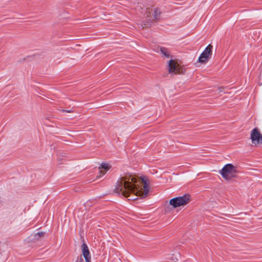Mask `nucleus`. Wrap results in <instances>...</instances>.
Segmentation results:
<instances>
[{"label": "nucleus", "instance_id": "423d86ee", "mask_svg": "<svg viewBox=\"0 0 262 262\" xmlns=\"http://www.w3.org/2000/svg\"><path fill=\"white\" fill-rule=\"evenodd\" d=\"M168 70L169 73L172 75L182 73L179 64L174 60L170 59L168 61Z\"/></svg>", "mask_w": 262, "mask_h": 262}, {"label": "nucleus", "instance_id": "6e6552de", "mask_svg": "<svg viewBox=\"0 0 262 262\" xmlns=\"http://www.w3.org/2000/svg\"><path fill=\"white\" fill-rule=\"evenodd\" d=\"M82 253L85 258V262H91V257L89 249L85 243H83L81 246Z\"/></svg>", "mask_w": 262, "mask_h": 262}, {"label": "nucleus", "instance_id": "f257e3e1", "mask_svg": "<svg viewBox=\"0 0 262 262\" xmlns=\"http://www.w3.org/2000/svg\"><path fill=\"white\" fill-rule=\"evenodd\" d=\"M149 181L146 177L137 179L131 174L127 173L121 177L116 184L115 191L125 197L132 193L136 196L145 198L149 190Z\"/></svg>", "mask_w": 262, "mask_h": 262}, {"label": "nucleus", "instance_id": "9d476101", "mask_svg": "<svg viewBox=\"0 0 262 262\" xmlns=\"http://www.w3.org/2000/svg\"><path fill=\"white\" fill-rule=\"evenodd\" d=\"M160 51L161 54L165 57H166L167 58H169L170 57V53H169L168 49H167L166 48H164V47H161V48H160Z\"/></svg>", "mask_w": 262, "mask_h": 262}, {"label": "nucleus", "instance_id": "ddd939ff", "mask_svg": "<svg viewBox=\"0 0 262 262\" xmlns=\"http://www.w3.org/2000/svg\"><path fill=\"white\" fill-rule=\"evenodd\" d=\"M83 258H82L81 256H80V257H78L76 262H83Z\"/></svg>", "mask_w": 262, "mask_h": 262}, {"label": "nucleus", "instance_id": "20e7f679", "mask_svg": "<svg viewBox=\"0 0 262 262\" xmlns=\"http://www.w3.org/2000/svg\"><path fill=\"white\" fill-rule=\"evenodd\" d=\"M190 201L189 195H184L173 198L169 201V204L174 208L184 206L188 204Z\"/></svg>", "mask_w": 262, "mask_h": 262}, {"label": "nucleus", "instance_id": "4468645a", "mask_svg": "<svg viewBox=\"0 0 262 262\" xmlns=\"http://www.w3.org/2000/svg\"><path fill=\"white\" fill-rule=\"evenodd\" d=\"M63 112H67V113H71L72 112V111L71 110H62Z\"/></svg>", "mask_w": 262, "mask_h": 262}, {"label": "nucleus", "instance_id": "7ed1b4c3", "mask_svg": "<svg viewBox=\"0 0 262 262\" xmlns=\"http://www.w3.org/2000/svg\"><path fill=\"white\" fill-rule=\"evenodd\" d=\"M237 173V170L235 167L231 164H226L220 171L223 178L227 180L235 178Z\"/></svg>", "mask_w": 262, "mask_h": 262}, {"label": "nucleus", "instance_id": "2eb2a0df", "mask_svg": "<svg viewBox=\"0 0 262 262\" xmlns=\"http://www.w3.org/2000/svg\"><path fill=\"white\" fill-rule=\"evenodd\" d=\"M222 88H219V90H220V92H222Z\"/></svg>", "mask_w": 262, "mask_h": 262}, {"label": "nucleus", "instance_id": "f03ea898", "mask_svg": "<svg viewBox=\"0 0 262 262\" xmlns=\"http://www.w3.org/2000/svg\"><path fill=\"white\" fill-rule=\"evenodd\" d=\"M161 12L160 10L155 7H147L145 9V15L148 18L146 23L141 25L142 28L150 26V23L160 18Z\"/></svg>", "mask_w": 262, "mask_h": 262}, {"label": "nucleus", "instance_id": "f8f14e48", "mask_svg": "<svg viewBox=\"0 0 262 262\" xmlns=\"http://www.w3.org/2000/svg\"><path fill=\"white\" fill-rule=\"evenodd\" d=\"M179 257H180L179 253L173 254L170 259L173 262H177L178 260Z\"/></svg>", "mask_w": 262, "mask_h": 262}, {"label": "nucleus", "instance_id": "9b49d317", "mask_svg": "<svg viewBox=\"0 0 262 262\" xmlns=\"http://www.w3.org/2000/svg\"><path fill=\"white\" fill-rule=\"evenodd\" d=\"M45 233L43 232H38L34 235V239L39 240L40 238L45 235Z\"/></svg>", "mask_w": 262, "mask_h": 262}, {"label": "nucleus", "instance_id": "0eeeda50", "mask_svg": "<svg viewBox=\"0 0 262 262\" xmlns=\"http://www.w3.org/2000/svg\"><path fill=\"white\" fill-rule=\"evenodd\" d=\"M250 138L252 140V142L255 145H257L259 144H262V134L259 132V130L257 128H255L252 129Z\"/></svg>", "mask_w": 262, "mask_h": 262}, {"label": "nucleus", "instance_id": "1a4fd4ad", "mask_svg": "<svg viewBox=\"0 0 262 262\" xmlns=\"http://www.w3.org/2000/svg\"><path fill=\"white\" fill-rule=\"evenodd\" d=\"M111 166L108 164L107 163H102L99 168H102L103 170H100V175L99 177L105 174L106 172L110 168Z\"/></svg>", "mask_w": 262, "mask_h": 262}, {"label": "nucleus", "instance_id": "39448f33", "mask_svg": "<svg viewBox=\"0 0 262 262\" xmlns=\"http://www.w3.org/2000/svg\"><path fill=\"white\" fill-rule=\"evenodd\" d=\"M212 46L209 45L201 54L199 58V61L201 63H206L210 58L212 54Z\"/></svg>", "mask_w": 262, "mask_h": 262}]
</instances>
